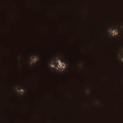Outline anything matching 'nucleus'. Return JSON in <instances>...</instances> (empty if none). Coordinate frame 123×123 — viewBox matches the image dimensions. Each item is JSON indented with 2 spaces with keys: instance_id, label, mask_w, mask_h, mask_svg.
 <instances>
[{
  "instance_id": "2",
  "label": "nucleus",
  "mask_w": 123,
  "mask_h": 123,
  "mask_svg": "<svg viewBox=\"0 0 123 123\" xmlns=\"http://www.w3.org/2000/svg\"><path fill=\"white\" fill-rule=\"evenodd\" d=\"M62 60L63 62L65 64H67L68 63V61L67 59H63Z\"/></svg>"
},
{
  "instance_id": "5",
  "label": "nucleus",
  "mask_w": 123,
  "mask_h": 123,
  "mask_svg": "<svg viewBox=\"0 0 123 123\" xmlns=\"http://www.w3.org/2000/svg\"><path fill=\"white\" fill-rule=\"evenodd\" d=\"M117 31V32H118V33H119V32H123V31Z\"/></svg>"
},
{
  "instance_id": "6",
  "label": "nucleus",
  "mask_w": 123,
  "mask_h": 123,
  "mask_svg": "<svg viewBox=\"0 0 123 123\" xmlns=\"http://www.w3.org/2000/svg\"><path fill=\"white\" fill-rule=\"evenodd\" d=\"M117 31H123V30H117Z\"/></svg>"
},
{
  "instance_id": "4",
  "label": "nucleus",
  "mask_w": 123,
  "mask_h": 123,
  "mask_svg": "<svg viewBox=\"0 0 123 123\" xmlns=\"http://www.w3.org/2000/svg\"><path fill=\"white\" fill-rule=\"evenodd\" d=\"M21 87H22V88H25V87H24V86H23V85H21Z\"/></svg>"
},
{
  "instance_id": "7",
  "label": "nucleus",
  "mask_w": 123,
  "mask_h": 123,
  "mask_svg": "<svg viewBox=\"0 0 123 123\" xmlns=\"http://www.w3.org/2000/svg\"><path fill=\"white\" fill-rule=\"evenodd\" d=\"M123 77V76H122Z\"/></svg>"
},
{
  "instance_id": "3",
  "label": "nucleus",
  "mask_w": 123,
  "mask_h": 123,
  "mask_svg": "<svg viewBox=\"0 0 123 123\" xmlns=\"http://www.w3.org/2000/svg\"><path fill=\"white\" fill-rule=\"evenodd\" d=\"M33 54L34 55H35L36 56H38L39 55L38 53L37 52H36L35 53H33Z\"/></svg>"
},
{
  "instance_id": "1",
  "label": "nucleus",
  "mask_w": 123,
  "mask_h": 123,
  "mask_svg": "<svg viewBox=\"0 0 123 123\" xmlns=\"http://www.w3.org/2000/svg\"><path fill=\"white\" fill-rule=\"evenodd\" d=\"M105 23L107 25L108 24H110L111 25H114L116 24H121V21H118L117 23H114L111 21V20H106L105 21Z\"/></svg>"
}]
</instances>
